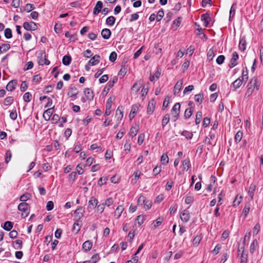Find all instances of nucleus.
Returning <instances> with one entry per match:
<instances>
[{
	"mask_svg": "<svg viewBox=\"0 0 263 263\" xmlns=\"http://www.w3.org/2000/svg\"><path fill=\"white\" fill-rule=\"evenodd\" d=\"M139 105H134L132 107L130 110L131 114H136L139 110Z\"/></svg>",
	"mask_w": 263,
	"mask_h": 263,
	"instance_id": "864d4df0",
	"label": "nucleus"
},
{
	"mask_svg": "<svg viewBox=\"0 0 263 263\" xmlns=\"http://www.w3.org/2000/svg\"><path fill=\"white\" fill-rule=\"evenodd\" d=\"M245 69H246V70H245V69H243L242 70V79L244 81L245 80L246 81H247V80L248 79V72L247 68L246 67H245Z\"/></svg>",
	"mask_w": 263,
	"mask_h": 263,
	"instance_id": "052dcab7",
	"label": "nucleus"
},
{
	"mask_svg": "<svg viewBox=\"0 0 263 263\" xmlns=\"http://www.w3.org/2000/svg\"><path fill=\"white\" fill-rule=\"evenodd\" d=\"M203 99V93H200L195 96V100L196 102L199 103L200 104L202 102Z\"/></svg>",
	"mask_w": 263,
	"mask_h": 263,
	"instance_id": "72a5a7b5",
	"label": "nucleus"
},
{
	"mask_svg": "<svg viewBox=\"0 0 263 263\" xmlns=\"http://www.w3.org/2000/svg\"><path fill=\"white\" fill-rule=\"evenodd\" d=\"M14 99L12 97H7L4 100V104L5 106L11 105L13 102Z\"/></svg>",
	"mask_w": 263,
	"mask_h": 263,
	"instance_id": "e433bc0d",
	"label": "nucleus"
},
{
	"mask_svg": "<svg viewBox=\"0 0 263 263\" xmlns=\"http://www.w3.org/2000/svg\"><path fill=\"white\" fill-rule=\"evenodd\" d=\"M201 20L204 22V26L208 27L211 18L210 17L209 14L208 13H204L201 15Z\"/></svg>",
	"mask_w": 263,
	"mask_h": 263,
	"instance_id": "9d476101",
	"label": "nucleus"
},
{
	"mask_svg": "<svg viewBox=\"0 0 263 263\" xmlns=\"http://www.w3.org/2000/svg\"><path fill=\"white\" fill-rule=\"evenodd\" d=\"M123 117V107L122 106H119L116 112V117L119 122H120Z\"/></svg>",
	"mask_w": 263,
	"mask_h": 263,
	"instance_id": "f8f14e48",
	"label": "nucleus"
},
{
	"mask_svg": "<svg viewBox=\"0 0 263 263\" xmlns=\"http://www.w3.org/2000/svg\"><path fill=\"white\" fill-rule=\"evenodd\" d=\"M34 9V6L33 4H27L25 7L24 10L26 11L27 12H29L31 11L32 10Z\"/></svg>",
	"mask_w": 263,
	"mask_h": 263,
	"instance_id": "a18cd8bd",
	"label": "nucleus"
},
{
	"mask_svg": "<svg viewBox=\"0 0 263 263\" xmlns=\"http://www.w3.org/2000/svg\"><path fill=\"white\" fill-rule=\"evenodd\" d=\"M256 186L254 184H251L249 189L248 194L249 196L250 197L251 200L253 199V198L254 194L256 190Z\"/></svg>",
	"mask_w": 263,
	"mask_h": 263,
	"instance_id": "aec40b11",
	"label": "nucleus"
},
{
	"mask_svg": "<svg viewBox=\"0 0 263 263\" xmlns=\"http://www.w3.org/2000/svg\"><path fill=\"white\" fill-rule=\"evenodd\" d=\"M202 116V113L201 111H199L196 113V119H195L196 124L197 125L200 123Z\"/></svg>",
	"mask_w": 263,
	"mask_h": 263,
	"instance_id": "79ce46f5",
	"label": "nucleus"
},
{
	"mask_svg": "<svg viewBox=\"0 0 263 263\" xmlns=\"http://www.w3.org/2000/svg\"><path fill=\"white\" fill-rule=\"evenodd\" d=\"M13 226V222L9 221H7L5 222L3 228L4 230H5L7 231H9L12 228Z\"/></svg>",
	"mask_w": 263,
	"mask_h": 263,
	"instance_id": "b1692460",
	"label": "nucleus"
},
{
	"mask_svg": "<svg viewBox=\"0 0 263 263\" xmlns=\"http://www.w3.org/2000/svg\"><path fill=\"white\" fill-rule=\"evenodd\" d=\"M181 135L185 136L187 139H191L193 136L191 133L186 130L183 131Z\"/></svg>",
	"mask_w": 263,
	"mask_h": 263,
	"instance_id": "13d9d810",
	"label": "nucleus"
},
{
	"mask_svg": "<svg viewBox=\"0 0 263 263\" xmlns=\"http://www.w3.org/2000/svg\"><path fill=\"white\" fill-rule=\"evenodd\" d=\"M101 35L104 39H108L111 36V31L109 29H103L101 31Z\"/></svg>",
	"mask_w": 263,
	"mask_h": 263,
	"instance_id": "dca6fc26",
	"label": "nucleus"
},
{
	"mask_svg": "<svg viewBox=\"0 0 263 263\" xmlns=\"http://www.w3.org/2000/svg\"><path fill=\"white\" fill-rule=\"evenodd\" d=\"M183 170L187 171L190 166V160L189 158H187L183 160L182 162Z\"/></svg>",
	"mask_w": 263,
	"mask_h": 263,
	"instance_id": "7c9ffc66",
	"label": "nucleus"
},
{
	"mask_svg": "<svg viewBox=\"0 0 263 263\" xmlns=\"http://www.w3.org/2000/svg\"><path fill=\"white\" fill-rule=\"evenodd\" d=\"M260 82L257 78L253 77L247 86V91L245 95V98H249L253 93L255 89L259 90Z\"/></svg>",
	"mask_w": 263,
	"mask_h": 263,
	"instance_id": "f257e3e1",
	"label": "nucleus"
},
{
	"mask_svg": "<svg viewBox=\"0 0 263 263\" xmlns=\"http://www.w3.org/2000/svg\"><path fill=\"white\" fill-rule=\"evenodd\" d=\"M4 34L7 39H10L12 37V31L10 28H6L5 30Z\"/></svg>",
	"mask_w": 263,
	"mask_h": 263,
	"instance_id": "49530a36",
	"label": "nucleus"
},
{
	"mask_svg": "<svg viewBox=\"0 0 263 263\" xmlns=\"http://www.w3.org/2000/svg\"><path fill=\"white\" fill-rule=\"evenodd\" d=\"M23 27L28 31H34L37 29V25L33 22H25L23 24Z\"/></svg>",
	"mask_w": 263,
	"mask_h": 263,
	"instance_id": "20e7f679",
	"label": "nucleus"
},
{
	"mask_svg": "<svg viewBox=\"0 0 263 263\" xmlns=\"http://www.w3.org/2000/svg\"><path fill=\"white\" fill-rule=\"evenodd\" d=\"M117 81V78L116 77H114L113 78L112 81H110L107 83V86L108 87L107 90H109L110 88H111L114 84Z\"/></svg>",
	"mask_w": 263,
	"mask_h": 263,
	"instance_id": "6e6d98bb",
	"label": "nucleus"
},
{
	"mask_svg": "<svg viewBox=\"0 0 263 263\" xmlns=\"http://www.w3.org/2000/svg\"><path fill=\"white\" fill-rule=\"evenodd\" d=\"M10 48V45L8 44H3L0 46V54L7 51Z\"/></svg>",
	"mask_w": 263,
	"mask_h": 263,
	"instance_id": "c85d7f7f",
	"label": "nucleus"
},
{
	"mask_svg": "<svg viewBox=\"0 0 263 263\" xmlns=\"http://www.w3.org/2000/svg\"><path fill=\"white\" fill-rule=\"evenodd\" d=\"M201 239L202 236H201V235H197L196 237H194V238L193 240V244L195 246H197L199 244Z\"/></svg>",
	"mask_w": 263,
	"mask_h": 263,
	"instance_id": "58836bf2",
	"label": "nucleus"
},
{
	"mask_svg": "<svg viewBox=\"0 0 263 263\" xmlns=\"http://www.w3.org/2000/svg\"><path fill=\"white\" fill-rule=\"evenodd\" d=\"M92 246V244L91 241H90L89 240H87V241H85L84 242V243L83 244L82 248H83V249L85 252H88L91 249Z\"/></svg>",
	"mask_w": 263,
	"mask_h": 263,
	"instance_id": "f3484780",
	"label": "nucleus"
},
{
	"mask_svg": "<svg viewBox=\"0 0 263 263\" xmlns=\"http://www.w3.org/2000/svg\"><path fill=\"white\" fill-rule=\"evenodd\" d=\"M117 54L115 52H112L110 54L109 59L110 61L114 62L115 61V60L117 59Z\"/></svg>",
	"mask_w": 263,
	"mask_h": 263,
	"instance_id": "4d7b16f0",
	"label": "nucleus"
},
{
	"mask_svg": "<svg viewBox=\"0 0 263 263\" xmlns=\"http://www.w3.org/2000/svg\"><path fill=\"white\" fill-rule=\"evenodd\" d=\"M89 204L92 205V208L94 209L96 207L98 203V200L96 199L95 197H92L90 198V200L88 201Z\"/></svg>",
	"mask_w": 263,
	"mask_h": 263,
	"instance_id": "f704fd0d",
	"label": "nucleus"
},
{
	"mask_svg": "<svg viewBox=\"0 0 263 263\" xmlns=\"http://www.w3.org/2000/svg\"><path fill=\"white\" fill-rule=\"evenodd\" d=\"M76 176L77 173L76 172H72L69 176V180L73 182L76 179Z\"/></svg>",
	"mask_w": 263,
	"mask_h": 263,
	"instance_id": "69168bd1",
	"label": "nucleus"
},
{
	"mask_svg": "<svg viewBox=\"0 0 263 263\" xmlns=\"http://www.w3.org/2000/svg\"><path fill=\"white\" fill-rule=\"evenodd\" d=\"M30 205L29 204L26 202H22L18 205V210L22 212L21 214L22 218H26L28 216L30 212Z\"/></svg>",
	"mask_w": 263,
	"mask_h": 263,
	"instance_id": "7ed1b4c3",
	"label": "nucleus"
},
{
	"mask_svg": "<svg viewBox=\"0 0 263 263\" xmlns=\"http://www.w3.org/2000/svg\"><path fill=\"white\" fill-rule=\"evenodd\" d=\"M237 5L236 3H234L230 9V16L229 19L231 20L234 16L235 13V11L236 9Z\"/></svg>",
	"mask_w": 263,
	"mask_h": 263,
	"instance_id": "bb28decb",
	"label": "nucleus"
},
{
	"mask_svg": "<svg viewBox=\"0 0 263 263\" xmlns=\"http://www.w3.org/2000/svg\"><path fill=\"white\" fill-rule=\"evenodd\" d=\"M239 48L241 51H243L246 48V41L244 38L240 39L239 43Z\"/></svg>",
	"mask_w": 263,
	"mask_h": 263,
	"instance_id": "393cba45",
	"label": "nucleus"
},
{
	"mask_svg": "<svg viewBox=\"0 0 263 263\" xmlns=\"http://www.w3.org/2000/svg\"><path fill=\"white\" fill-rule=\"evenodd\" d=\"M10 118L13 120H15L17 118V112L16 110H13L10 114Z\"/></svg>",
	"mask_w": 263,
	"mask_h": 263,
	"instance_id": "338daca9",
	"label": "nucleus"
},
{
	"mask_svg": "<svg viewBox=\"0 0 263 263\" xmlns=\"http://www.w3.org/2000/svg\"><path fill=\"white\" fill-rule=\"evenodd\" d=\"M71 61V58L69 55H65L62 59V63L64 65H69Z\"/></svg>",
	"mask_w": 263,
	"mask_h": 263,
	"instance_id": "4be33fe9",
	"label": "nucleus"
},
{
	"mask_svg": "<svg viewBox=\"0 0 263 263\" xmlns=\"http://www.w3.org/2000/svg\"><path fill=\"white\" fill-rule=\"evenodd\" d=\"M103 8V3L101 1L97 2L95 8H93V13L94 15H97L101 11Z\"/></svg>",
	"mask_w": 263,
	"mask_h": 263,
	"instance_id": "ddd939ff",
	"label": "nucleus"
},
{
	"mask_svg": "<svg viewBox=\"0 0 263 263\" xmlns=\"http://www.w3.org/2000/svg\"><path fill=\"white\" fill-rule=\"evenodd\" d=\"M100 56L98 54H96L89 61V64L92 66L97 65L99 63Z\"/></svg>",
	"mask_w": 263,
	"mask_h": 263,
	"instance_id": "4468645a",
	"label": "nucleus"
},
{
	"mask_svg": "<svg viewBox=\"0 0 263 263\" xmlns=\"http://www.w3.org/2000/svg\"><path fill=\"white\" fill-rule=\"evenodd\" d=\"M192 113H193V110L192 109V108H187L184 112V118L186 119L190 118L191 117V116H192Z\"/></svg>",
	"mask_w": 263,
	"mask_h": 263,
	"instance_id": "37998d69",
	"label": "nucleus"
},
{
	"mask_svg": "<svg viewBox=\"0 0 263 263\" xmlns=\"http://www.w3.org/2000/svg\"><path fill=\"white\" fill-rule=\"evenodd\" d=\"M145 201L146 197L144 196L141 195L138 199V205H143Z\"/></svg>",
	"mask_w": 263,
	"mask_h": 263,
	"instance_id": "a19ab883",
	"label": "nucleus"
},
{
	"mask_svg": "<svg viewBox=\"0 0 263 263\" xmlns=\"http://www.w3.org/2000/svg\"><path fill=\"white\" fill-rule=\"evenodd\" d=\"M243 133L242 132L239 130L237 132V133L236 134L235 136V141L236 143H238L239 142L242 137Z\"/></svg>",
	"mask_w": 263,
	"mask_h": 263,
	"instance_id": "473e14b6",
	"label": "nucleus"
},
{
	"mask_svg": "<svg viewBox=\"0 0 263 263\" xmlns=\"http://www.w3.org/2000/svg\"><path fill=\"white\" fill-rule=\"evenodd\" d=\"M145 219V216L144 215H139L137 216L136 220L138 221L139 225L141 226L143 223Z\"/></svg>",
	"mask_w": 263,
	"mask_h": 263,
	"instance_id": "3c124183",
	"label": "nucleus"
},
{
	"mask_svg": "<svg viewBox=\"0 0 263 263\" xmlns=\"http://www.w3.org/2000/svg\"><path fill=\"white\" fill-rule=\"evenodd\" d=\"M164 11L162 9L160 10L157 13V21L159 22L164 16Z\"/></svg>",
	"mask_w": 263,
	"mask_h": 263,
	"instance_id": "5fc2aeb1",
	"label": "nucleus"
},
{
	"mask_svg": "<svg viewBox=\"0 0 263 263\" xmlns=\"http://www.w3.org/2000/svg\"><path fill=\"white\" fill-rule=\"evenodd\" d=\"M27 87H28V86H27V84L26 82L24 81L22 82V83L21 85L20 90L21 91L24 92L26 90V89H27Z\"/></svg>",
	"mask_w": 263,
	"mask_h": 263,
	"instance_id": "0e129e2a",
	"label": "nucleus"
},
{
	"mask_svg": "<svg viewBox=\"0 0 263 263\" xmlns=\"http://www.w3.org/2000/svg\"><path fill=\"white\" fill-rule=\"evenodd\" d=\"M152 201L149 200H146L144 203L143 204V206L145 210H149L152 207Z\"/></svg>",
	"mask_w": 263,
	"mask_h": 263,
	"instance_id": "de8ad7c7",
	"label": "nucleus"
},
{
	"mask_svg": "<svg viewBox=\"0 0 263 263\" xmlns=\"http://www.w3.org/2000/svg\"><path fill=\"white\" fill-rule=\"evenodd\" d=\"M162 221H163V218H162L161 217H158L156 220L155 222H154V227L155 228L158 227L160 224H161V223L162 222Z\"/></svg>",
	"mask_w": 263,
	"mask_h": 263,
	"instance_id": "e2e57ef3",
	"label": "nucleus"
},
{
	"mask_svg": "<svg viewBox=\"0 0 263 263\" xmlns=\"http://www.w3.org/2000/svg\"><path fill=\"white\" fill-rule=\"evenodd\" d=\"M138 130H139V128H138V126L135 125V126H133L130 128L129 134L131 137H133L137 135Z\"/></svg>",
	"mask_w": 263,
	"mask_h": 263,
	"instance_id": "412c9836",
	"label": "nucleus"
},
{
	"mask_svg": "<svg viewBox=\"0 0 263 263\" xmlns=\"http://www.w3.org/2000/svg\"><path fill=\"white\" fill-rule=\"evenodd\" d=\"M115 17L113 16H110L107 18L106 20V23L107 24V25L111 26H113L114 24H115Z\"/></svg>",
	"mask_w": 263,
	"mask_h": 263,
	"instance_id": "cd10ccee",
	"label": "nucleus"
},
{
	"mask_svg": "<svg viewBox=\"0 0 263 263\" xmlns=\"http://www.w3.org/2000/svg\"><path fill=\"white\" fill-rule=\"evenodd\" d=\"M17 84L16 80H13L10 81L6 86V89L8 91H12L15 88V86Z\"/></svg>",
	"mask_w": 263,
	"mask_h": 263,
	"instance_id": "9b49d317",
	"label": "nucleus"
},
{
	"mask_svg": "<svg viewBox=\"0 0 263 263\" xmlns=\"http://www.w3.org/2000/svg\"><path fill=\"white\" fill-rule=\"evenodd\" d=\"M191 218L190 213L188 211L183 210L180 214V218L182 221L185 222H188Z\"/></svg>",
	"mask_w": 263,
	"mask_h": 263,
	"instance_id": "6e6552de",
	"label": "nucleus"
},
{
	"mask_svg": "<svg viewBox=\"0 0 263 263\" xmlns=\"http://www.w3.org/2000/svg\"><path fill=\"white\" fill-rule=\"evenodd\" d=\"M32 98V95L29 92H26L23 96V100L26 102H29L31 101Z\"/></svg>",
	"mask_w": 263,
	"mask_h": 263,
	"instance_id": "ea45409f",
	"label": "nucleus"
},
{
	"mask_svg": "<svg viewBox=\"0 0 263 263\" xmlns=\"http://www.w3.org/2000/svg\"><path fill=\"white\" fill-rule=\"evenodd\" d=\"M194 201L193 197L191 195H187L185 199V202L186 204H190Z\"/></svg>",
	"mask_w": 263,
	"mask_h": 263,
	"instance_id": "09e8293b",
	"label": "nucleus"
},
{
	"mask_svg": "<svg viewBox=\"0 0 263 263\" xmlns=\"http://www.w3.org/2000/svg\"><path fill=\"white\" fill-rule=\"evenodd\" d=\"M238 59V54L236 52H234L233 53L232 57L230 60V63L229 64V67L230 68H232L234 67L237 64V61Z\"/></svg>",
	"mask_w": 263,
	"mask_h": 263,
	"instance_id": "423d86ee",
	"label": "nucleus"
},
{
	"mask_svg": "<svg viewBox=\"0 0 263 263\" xmlns=\"http://www.w3.org/2000/svg\"><path fill=\"white\" fill-rule=\"evenodd\" d=\"M124 208L122 205H119L116 209L115 212V216L117 218H119L124 211Z\"/></svg>",
	"mask_w": 263,
	"mask_h": 263,
	"instance_id": "6ab92c4d",
	"label": "nucleus"
},
{
	"mask_svg": "<svg viewBox=\"0 0 263 263\" xmlns=\"http://www.w3.org/2000/svg\"><path fill=\"white\" fill-rule=\"evenodd\" d=\"M243 81V80L242 79L238 78L233 83L232 85L235 88V90L239 88L241 85Z\"/></svg>",
	"mask_w": 263,
	"mask_h": 263,
	"instance_id": "a878e982",
	"label": "nucleus"
},
{
	"mask_svg": "<svg viewBox=\"0 0 263 263\" xmlns=\"http://www.w3.org/2000/svg\"><path fill=\"white\" fill-rule=\"evenodd\" d=\"M170 121L169 114H166L163 118L162 120V126L164 128Z\"/></svg>",
	"mask_w": 263,
	"mask_h": 263,
	"instance_id": "2f4dec72",
	"label": "nucleus"
},
{
	"mask_svg": "<svg viewBox=\"0 0 263 263\" xmlns=\"http://www.w3.org/2000/svg\"><path fill=\"white\" fill-rule=\"evenodd\" d=\"M54 106H53L52 107L47 109L44 112L43 117L46 121H49L50 120L54 111Z\"/></svg>",
	"mask_w": 263,
	"mask_h": 263,
	"instance_id": "0eeeda50",
	"label": "nucleus"
},
{
	"mask_svg": "<svg viewBox=\"0 0 263 263\" xmlns=\"http://www.w3.org/2000/svg\"><path fill=\"white\" fill-rule=\"evenodd\" d=\"M260 226L259 223H257L255 225V226L253 228V231L254 235H256L258 234V233L259 232V231L260 230Z\"/></svg>",
	"mask_w": 263,
	"mask_h": 263,
	"instance_id": "603ef678",
	"label": "nucleus"
},
{
	"mask_svg": "<svg viewBox=\"0 0 263 263\" xmlns=\"http://www.w3.org/2000/svg\"><path fill=\"white\" fill-rule=\"evenodd\" d=\"M168 157L166 154H163L161 157V162L162 164L166 165L168 162Z\"/></svg>",
	"mask_w": 263,
	"mask_h": 263,
	"instance_id": "4c0bfd02",
	"label": "nucleus"
},
{
	"mask_svg": "<svg viewBox=\"0 0 263 263\" xmlns=\"http://www.w3.org/2000/svg\"><path fill=\"white\" fill-rule=\"evenodd\" d=\"M91 261H92V263H96L97 261H98L100 259L99 255L98 254H94L91 257Z\"/></svg>",
	"mask_w": 263,
	"mask_h": 263,
	"instance_id": "774afa93",
	"label": "nucleus"
},
{
	"mask_svg": "<svg viewBox=\"0 0 263 263\" xmlns=\"http://www.w3.org/2000/svg\"><path fill=\"white\" fill-rule=\"evenodd\" d=\"M156 105V101L154 99H152L149 102H148L147 108V113L149 115H151L154 112Z\"/></svg>",
	"mask_w": 263,
	"mask_h": 263,
	"instance_id": "39448f33",
	"label": "nucleus"
},
{
	"mask_svg": "<svg viewBox=\"0 0 263 263\" xmlns=\"http://www.w3.org/2000/svg\"><path fill=\"white\" fill-rule=\"evenodd\" d=\"M78 93V90L76 87H70L68 92V96L69 97H76Z\"/></svg>",
	"mask_w": 263,
	"mask_h": 263,
	"instance_id": "a211bd4d",
	"label": "nucleus"
},
{
	"mask_svg": "<svg viewBox=\"0 0 263 263\" xmlns=\"http://www.w3.org/2000/svg\"><path fill=\"white\" fill-rule=\"evenodd\" d=\"M84 94L85 96V97L87 98L88 100H91L93 99V91L90 90V89L87 88L84 90Z\"/></svg>",
	"mask_w": 263,
	"mask_h": 263,
	"instance_id": "2eb2a0df",
	"label": "nucleus"
},
{
	"mask_svg": "<svg viewBox=\"0 0 263 263\" xmlns=\"http://www.w3.org/2000/svg\"><path fill=\"white\" fill-rule=\"evenodd\" d=\"M60 118L58 114H54L51 118L52 124H56L60 120Z\"/></svg>",
	"mask_w": 263,
	"mask_h": 263,
	"instance_id": "8fccbe9b",
	"label": "nucleus"
},
{
	"mask_svg": "<svg viewBox=\"0 0 263 263\" xmlns=\"http://www.w3.org/2000/svg\"><path fill=\"white\" fill-rule=\"evenodd\" d=\"M37 63L40 65H49L50 61L46 59V55L45 51L39 50L36 52Z\"/></svg>",
	"mask_w": 263,
	"mask_h": 263,
	"instance_id": "f03ea898",
	"label": "nucleus"
},
{
	"mask_svg": "<svg viewBox=\"0 0 263 263\" xmlns=\"http://www.w3.org/2000/svg\"><path fill=\"white\" fill-rule=\"evenodd\" d=\"M183 84V80L178 81L175 84L174 88V94L175 95L179 96V92L181 89Z\"/></svg>",
	"mask_w": 263,
	"mask_h": 263,
	"instance_id": "1a4fd4ad",
	"label": "nucleus"
},
{
	"mask_svg": "<svg viewBox=\"0 0 263 263\" xmlns=\"http://www.w3.org/2000/svg\"><path fill=\"white\" fill-rule=\"evenodd\" d=\"M54 204L52 201H49L47 202L46 205V209L47 211H51L53 209Z\"/></svg>",
	"mask_w": 263,
	"mask_h": 263,
	"instance_id": "680f3d73",
	"label": "nucleus"
},
{
	"mask_svg": "<svg viewBox=\"0 0 263 263\" xmlns=\"http://www.w3.org/2000/svg\"><path fill=\"white\" fill-rule=\"evenodd\" d=\"M258 245V242L256 239H254L253 242L251 243L250 247V252L251 253H253L255 250L256 248Z\"/></svg>",
	"mask_w": 263,
	"mask_h": 263,
	"instance_id": "c756f323",
	"label": "nucleus"
},
{
	"mask_svg": "<svg viewBox=\"0 0 263 263\" xmlns=\"http://www.w3.org/2000/svg\"><path fill=\"white\" fill-rule=\"evenodd\" d=\"M225 57L223 55H220L216 59V62L218 64H221L224 62Z\"/></svg>",
	"mask_w": 263,
	"mask_h": 263,
	"instance_id": "bf43d9fd",
	"label": "nucleus"
},
{
	"mask_svg": "<svg viewBox=\"0 0 263 263\" xmlns=\"http://www.w3.org/2000/svg\"><path fill=\"white\" fill-rule=\"evenodd\" d=\"M12 157V153L10 150H8L6 153L5 156V162L6 163H9Z\"/></svg>",
	"mask_w": 263,
	"mask_h": 263,
	"instance_id": "c03bdc74",
	"label": "nucleus"
},
{
	"mask_svg": "<svg viewBox=\"0 0 263 263\" xmlns=\"http://www.w3.org/2000/svg\"><path fill=\"white\" fill-rule=\"evenodd\" d=\"M180 104L179 103H176L172 109V114H174L175 113L177 114H180Z\"/></svg>",
	"mask_w": 263,
	"mask_h": 263,
	"instance_id": "5701e85b",
	"label": "nucleus"
},
{
	"mask_svg": "<svg viewBox=\"0 0 263 263\" xmlns=\"http://www.w3.org/2000/svg\"><path fill=\"white\" fill-rule=\"evenodd\" d=\"M30 196L31 195L29 193H26L24 194L20 197V200L23 202H25V201L30 199Z\"/></svg>",
	"mask_w": 263,
	"mask_h": 263,
	"instance_id": "c9c22d12",
	"label": "nucleus"
}]
</instances>
